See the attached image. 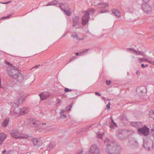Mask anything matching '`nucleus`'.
<instances>
[{"label": "nucleus", "mask_w": 154, "mask_h": 154, "mask_svg": "<svg viewBox=\"0 0 154 154\" xmlns=\"http://www.w3.org/2000/svg\"><path fill=\"white\" fill-rule=\"evenodd\" d=\"M14 79H16L18 82H21L23 81L24 77L22 74L19 72Z\"/></svg>", "instance_id": "2eb2a0df"}, {"label": "nucleus", "mask_w": 154, "mask_h": 154, "mask_svg": "<svg viewBox=\"0 0 154 154\" xmlns=\"http://www.w3.org/2000/svg\"><path fill=\"white\" fill-rule=\"evenodd\" d=\"M79 17L78 16H75L72 19V26L75 27L78 25Z\"/></svg>", "instance_id": "dca6fc26"}, {"label": "nucleus", "mask_w": 154, "mask_h": 154, "mask_svg": "<svg viewBox=\"0 0 154 154\" xmlns=\"http://www.w3.org/2000/svg\"><path fill=\"white\" fill-rule=\"evenodd\" d=\"M143 147H144V148H146V147L144 146V144H143Z\"/></svg>", "instance_id": "e2e57ef3"}, {"label": "nucleus", "mask_w": 154, "mask_h": 154, "mask_svg": "<svg viewBox=\"0 0 154 154\" xmlns=\"http://www.w3.org/2000/svg\"><path fill=\"white\" fill-rule=\"evenodd\" d=\"M39 95L40 97L41 100H43L46 99V95L44 93L40 94Z\"/></svg>", "instance_id": "bb28decb"}, {"label": "nucleus", "mask_w": 154, "mask_h": 154, "mask_svg": "<svg viewBox=\"0 0 154 154\" xmlns=\"http://www.w3.org/2000/svg\"><path fill=\"white\" fill-rule=\"evenodd\" d=\"M24 100V99H23L22 100V101H23V100Z\"/></svg>", "instance_id": "0e129e2a"}, {"label": "nucleus", "mask_w": 154, "mask_h": 154, "mask_svg": "<svg viewBox=\"0 0 154 154\" xmlns=\"http://www.w3.org/2000/svg\"><path fill=\"white\" fill-rule=\"evenodd\" d=\"M111 83V81L110 80H107L106 81V84L107 85H109Z\"/></svg>", "instance_id": "c9c22d12"}, {"label": "nucleus", "mask_w": 154, "mask_h": 154, "mask_svg": "<svg viewBox=\"0 0 154 154\" xmlns=\"http://www.w3.org/2000/svg\"><path fill=\"white\" fill-rule=\"evenodd\" d=\"M110 103L109 102L108 104H107L106 105V107L107 108V109H110Z\"/></svg>", "instance_id": "58836bf2"}, {"label": "nucleus", "mask_w": 154, "mask_h": 154, "mask_svg": "<svg viewBox=\"0 0 154 154\" xmlns=\"http://www.w3.org/2000/svg\"><path fill=\"white\" fill-rule=\"evenodd\" d=\"M97 137L99 138H101L102 137V135L101 134H99L97 135Z\"/></svg>", "instance_id": "09e8293b"}, {"label": "nucleus", "mask_w": 154, "mask_h": 154, "mask_svg": "<svg viewBox=\"0 0 154 154\" xmlns=\"http://www.w3.org/2000/svg\"><path fill=\"white\" fill-rule=\"evenodd\" d=\"M64 36V35H63L62 36V37H63Z\"/></svg>", "instance_id": "774afa93"}, {"label": "nucleus", "mask_w": 154, "mask_h": 154, "mask_svg": "<svg viewBox=\"0 0 154 154\" xmlns=\"http://www.w3.org/2000/svg\"><path fill=\"white\" fill-rule=\"evenodd\" d=\"M112 13L118 17H119L121 15L120 12L117 9H114L112 11Z\"/></svg>", "instance_id": "5701e85b"}, {"label": "nucleus", "mask_w": 154, "mask_h": 154, "mask_svg": "<svg viewBox=\"0 0 154 154\" xmlns=\"http://www.w3.org/2000/svg\"><path fill=\"white\" fill-rule=\"evenodd\" d=\"M89 50V49H86L82 52H79V55L82 56L84 55L85 54H86L87 51Z\"/></svg>", "instance_id": "7c9ffc66"}, {"label": "nucleus", "mask_w": 154, "mask_h": 154, "mask_svg": "<svg viewBox=\"0 0 154 154\" xmlns=\"http://www.w3.org/2000/svg\"><path fill=\"white\" fill-rule=\"evenodd\" d=\"M136 74L137 75H140V71L138 70L136 72Z\"/></svg>", "instance_id": "603ef678"}, {"label": "nucleus", "mask_w": 154, "mask_h": 154, "mask_svg": "<svg viewBox=\"0 0 154 154\" xmlns=\"http://www.w3.org/2000/svg\"><path fill=\"white\" fill-rule=\"evenodd\" d=\"M72 91L73 93H72V94H75V95H77V91L76 90H72L69 89L67 88H65L64 89V91L65 92H67L69 91Z\"/></svg>", "instance_id": "a878e982"}, {"label": "nucleus", "mask_w": 154, "mask_h": 154, "mask_svg": "<svg viewBox=\"0 0 154 154\" xmlns=\"http://www.w3.org/2000/svg\"><path fill=\"white\" fill-rule=\"evenodd\" d=\"M71 37L72 38H76L77 40L79 39V37L78 35L77 34H72L71 35Z\"/></svg>", "instance_id": "2f4dec72"}, {"label": "nucleus", "mask_w": 154, "mask_h": 154, "mask_svg": "<svg viewBox=\"0 0 154 154\" xmlns=\"http://www.w3.org/2000/svg\"><path fill=\"white\" fill-rule=\"evenodd\" d=\"M128 145L132 148L137 147L138 146V143L136 140L133 138H130L128 140Z\"/></svg>", "instance_id": "0eeeda50"}, {"label": "nucleus", "mask_w": 154, "mask_h": 154, "mask_svg": "<svg viewBox=\"0 0 154 154\" xmlns=\"http://www.w3.org/2000/svg\"><path fill=\"white\" fill-rule=\"evenodd\" d=\"M139 60H140V61H146L148 62V61H149L147 59H146L144 58H143L142 59H140L139 58Z\"/></svg>", "instance_id": "a19ab883"}, {"label": "nucleus", "mask_w": 154, "mask_h": 154, "mask_svg": "<svg viewBox=\"0 0 154 154\" xmlns=\"http://www.w3.org/2000/svg\"><path fill=\"white\" fill-rule=\"evenodd\" d=\"M141 7L143 11L147 14H149L152 11V7L148 4H142Z\"/></svg>", "instance_id": "1a4fd4ad"}, {"label": "nucleus", "mask_w": 154, "mask_h": 154, "mask_svg": "<svg viewBox=\"0 0 154 154\" xmlns=\"http://www.w3.org/2000/svg\"><path fill=\"white\" fill-rule=\"evenodd\" d=\"M11 106L12 107V108H16L18 107V104L15 103H11Z\"/></svg>", "instance_id": "c85d7f7f"}, {"label": "nucleus", "mask_w": 154, "mask_h": 154, "mask_svg": "<svg viewBox=\"0 0 154 154\" xmlns=\"http://www.w3.org/2000/svg\"><path fill=\"white\" fill-rule=\"evenodd\" d=\"M6 152V151L5 150H4L2 152V154H5Z\"/></svg>", "instance_id": "4d7b16f0"}, {"label": "nucleus", "mask_w": 154, "mask_h": 154, "mask_svg": "<svg viewBox=\"0 0 154 154\" xmlns=\"http://www.w3.org/2000/svg\"><path fill=\"white\" fill-rule=\"evenodd\" d=\"M72 104H71L69 106H67L66 107V110L67 111L71 110V109L72 107Z\"/></svg>", "instance_id": "473e14b6"}, {"label": "nucleus", "mask_w": 154, "mask_h": 154, "mask_svg": "<svg viewBox=\"0 0 154 154\" xmlns=\"http://www.w3.org/2000/svg\"><path fill=\"white\" fill-rule=\"evenodd\" d=\"M137 131L139 134L144 135L146 136L149 134V129L144 126L142 128H139L137 129Z\"/></svg>", "instance_id": "423d86ee"}, {"label": "nucleus", "mask_w": 154, "mask_h": 154, "mask_svg": "<svg viewBox=\"0 0 154 154\" xmlns=\"http://www.w3.org/2000/svg\"><path fill=\"white\" fill-rule=\"evenodd\" d=\"M76 58V57H72L69 60V62L68 63L70 62V61H71L75 59Z\"/></svg>", "instance_id": "79ce46f5"}, {"label": "nucleus", "mask_w": 154, "mask_h": 154, "mask_svg": "<svg viewBox=\"0 0 154 154\" xmlns=\"http://www.w3.org/2000/svg\"><path fill=\"white\" fill-rule=\"evenodd\" d=\"M9 120V117L6 118V119L4 120L2 123V126L3 127H6L8 124Z\"/></svg>", "instance_id": "b1692460"}, {"label": "nucleus", "mask_w": 154, "mask_h": 154, "mask_svg": "<svg viewBox=\"0 0 154 154\" xmlns=\"http://www.w3.org/2000/svg\"><path fill=\"white\" fill-rule=\"evenodd\" d=\"M134 56L133 57V58H134Z\"/></svg>", "instance_id": "338daca9"}, {"label": "nucleus", "mask_w": 154, "mask_h": 154, "mask_svg": "<svg viewBox=\"0 0 154 154\" xmlns=\"http://www.w3.org/2000/svg\"><path fill=\"white\" fill-rule=\"evenodd\" d=\"M110 119L111 120V122L113 124H114V125H116V123H115L114 120H113V118H112V116H111L110 118Z\"/></svg>", "instance_id": "ea45409f"}, {"label": "nucleus", "mask_w": 154, "mask_h": 154, "mask_svg": "<svg viewBox=\"0 0 154 154\" xmlns=\"http://www.w3.org/2000/svg\"><path fill=\"white\" fill-rule=\"evenodd\" d=\"M127 51L130 52L132 53H135L136 55H140L144 56V54L142 51H137L132 48H127L126 49Z\"/></svg>", "instance_id": "4468645a"}, {"label": "nucleus", "mask_w": 154, "mask_h": 154, "mask_svg": "<svg viewBox=\"0 0 154 154\" xmlns=\"http://www.w3.org/2000/svg\"><path fill=\"white\" fill-rule=\"evenodd\" d=\"M6 137L7 135L6 134L3 133H0V145L2 143Z\"/></svg>", "instance_id": "f3484780"}, {"label": "nucleus", "mask_w": 154, "mask_h": 154, "mask_svg": "<svg viewBox=\"0 0 154 154\" xmlns=\"http://www.w3.org/2000/svg\"><path fill=\"white\" fill-rule=\"evenodd\" d=\"M90 154H99L100 150L96 145H92L89 150Z\"/></svg>", "instance_id": "6e6552de"}, {"label": "nucleus", "mask_w": 154, "mask_h": 154, "mask_svg": "<svg viewBox=\"0 0 154 154\" xmlns=\"http://www.w3.org/2000/svg\"><path fill=\"white\" fill-rule=\"evenodd\" d=\"M59 7L66 15L69 16L71 15L72 12L69 5L67 3H60L59 4Z\"/></svg>", "instance_id": "7ed1b4c3"}, {"label": "nucleus", "mask_w": 154, "mask_h": 154, "mask_svg": "<svg viewBox=\"0 0 154 154\" xmlns=\"http://www.w3.org/2000/svg\"><path fill=\"white\" fill-rule=\"evenodd\" d=\"M20 109L19 107L11 108L10 114L12 116L15 115L16 116H17L20 114Z\"/></svg>", "instance_id": "f8f14e48"}, {"label": "nucleus", "mask_w": 154, "mask_h": 154, "mask_svg": "<svg viewBox=\"0 0 154 154\" xmlns=\"http://www.w3.org/2000/svg\"><path fill=\"white\" fill-rule=\"evenodd\" d=\"M118 127L117 124L116 123V125H114V124L111 123L109 125V127L112 129H114L115 128Z\"/></svg>", "instance_id": "c756f323"}, {"label": "nucleus", "mask_w": 154, "mask_h": 154, "mask_svg": "<svg viewBox=\"0 0 154 154\" xmlns=\"http://www.w3.org/2000/svg\"><path fill=\"white\" fill-rule=\"evenodd\" d=\"M75 54L77 56L79 55V53L76 52V53H75Z\"/></svg>", "instance_id": "13d9d810"}, {"label": "nucleus", "mask_w": 154, "mask_h": 154, "mask_svg": "<svg viewBox=\"0 0 154 154\" xmlns=\"http://www.w3.org/2000/svg\"><path fill=\"white\" fill-rule=\"evenodd\" d=\"M106 146L105 150L109 154H120L121 147L120 146H116L114 142L111 141L108 138H106L104 140Z\"/></svg>", "instance_id": "f257e3e1"}, {"label": "nucleus", "mask_w": 154, "mask_h": 154, "mask_svg": "<svg viewBox=\"0 0 154 154\" xmlns=\"http://www.w3.org/2000/svg\"><path fill=\"white\" fill-rule=\"evenodd\" d=\"M108 11L107 10H101L100 11V14H102L104 13H106V12H107Z\"/></svg>", "instance_id": "e433bc0d"}, {"label": "nucleus", "mask_w": 154, "mask_h": 154, "mask_svg": "<svg viewBox=\"0 0 154 154\" xmlns=\"http://www.w3.org/2000/svg\"><path fill=\"white\" fill-rule=\"evenodd\" d=\"M61 116H62L63 118H66V116L65 114H61Z\"/></svg>", "instance_id": "3c124183"}, {"label": "nucleus", "mask_w": 154, "mask_h": 154, "mask_svg": "<svg viewBox=\"0 0 154 154\" xmlns=\"http://www.w3.org/2000/svg\"><path fill=\"white\" fill-rule=\"evenodd\" d=\"M95 95H98L99 96H101V94L97 92H95Z\"/></svg>", "instance_id": "de8ad7c7"}, {"label": "nucleus", "mask_w": 154, "mask_h": 154, "mask_svg": "<svg viewBox=\"0 0 154 154\" xmlns=\"http://www.w3.org/2000/svg\"><path fill=\"white\" fill-rule=\"evenodd\" d=\"M148 66V64H145V65H144L143 63H142L141 64V67L142 68H145V67H147Z\"/></svg>", "instance_id": "4c0bfd02"}, {"label": "nucleus", "mask_w": 154, "mask_h": 154, "mask_svg": "<svg viewBox=\"0 0 154 154\" xmlns=\"http://www.w3.org/2000/svg\"><path fill=\"white\" fill-rule=\"evenodd\" d=\"M11 16V15L10 14L8 16L1 17L0 18V20H2V19L5 20L6 19H8L10 18V17Z\"/></svg>", "instance_id": "72a5a7b5"}, {"label": "nucleus", "mask_w": 154, "mask_h": 154, "mask_svg": "<svg viewBox=\"0 0 154 154\" xmlns=\"http://www.w3.org/2000/svg\"><path fill=\"white\" fill-rule=\"evenodd\" d=\"M30 125L32 127H39L40 128H42L41 127L42 125H46V123H40L37 120H32L30 122Z\"/></svg>", "instance_id": "9d476101"}, {"label": "nucleus", "mask_w": 154, "mask_h": 154, "mask_svg": "<svg viewBox=\"0 0 154 154\" xmlns=\"http://www.w3.org/2000/svg\"><path fill=\"white\" fill-rule=\"evenodd\" d=\"M83 152L82 151H81L80 152H77L76 154H82Z\"/></svg>", "instance_id": "6e6d98bb"}, {"label": "nucleus", "mask_w": 154, "mask_h": 154, "mask_svg": "<svg viewBox=\"0 0 154 154\" xmlns=\"http://www.w3.org/2000/svg\"><path fill=\"white\" fill-rule=\"evenodd\" d=\"M5 62L6 64L13 67V66H12V64H11L10 63L8 62L7 60H5Z\"/></svg>", "instance_id": "f704fd0d"}, {"label": "nucleus", "mask_w": 154, "mask_h": 154, "mask_svg": "<svg viewBox=\"0 0 154 154\" xmlns=\"http://www.w3.org/2000/svg\"><path fill=\"white\" fill-rule=\"evenodd\" d=\"M98 7L100 9H102L108 6L107 4L103 2H100L98 4Z\"/></svg>", "instance_id": "4be33fe9"}, {"label": "nucleus", "mask_w": 154, "mask_h": 154, "mask_svg": "<svg viewBox=\"0 0 154 154\" xmlns=\"http://www.w3.org/2000/svg\"><path fill=\"white\" fill-rule=\"evenodd\" d=\"M11 2V1H10L8 2H3V3H2L4 4H8Z\"/></svg>", "instance_id": "8fccbe9b"}, {"label": "nucleus", "mask_w": 154, "mask_h": 154, "mask_svg": "<svg viewBox=\"0 0 154 154\" xmlns=\"http://www.w3.org/2000/svg\"><path fill=\"white\" fill-rule=\"evenodd\" d=\"M64 110L63 109H62L61 110V112H60V115H61V114H63V113L64 112Z\"/></svg>", "instance_id": "864d4df0"}, {"label": "nucleus", "mask_w": 154, "mask_h": 154, "mask_svg": "<svg viewBox=\"0 0 154 154\" xmlns=\"http://www.w3.org/2000/svg\"><path fill=\"white\" fill-rule=\"evenodd\" d=\"M84 39V38H81V39L79 38V40H83Z\"/></svg>", "instance_id": "680f3d73"}, {"label": "nucleus", "mask_w": 154, "mask_h": 154, "mask_svg": "<svg viewBox=\"0 0 154 154\" xmlns=\"http://www.w3.org/2000/svg\"><path fill=\"white\" fill-rule=\"evenodd\" d=\"M152 128H153V129H154V126H153V127Z\"/></svg>", "instance_id": "69168bd1"}, {"label": "nucleus", "mask_w": 154, "mask_h": 154, "mask_svg": "<svg viewBox=\"0 0 154 154\" xmlns=\"http://www.w3.org/2000/svg\"><path fill=\"white\" fill-rule=\"evenodd\" d=\"M95 11L94 9L91 8L86 12L84 15L82 17V24L83 25H85L87 24L90 19L89 15H91V16H93Z\"/></svg>", "instance_id": "f03ea898"}, {"label": "nucleus", "mask_w": 154, "mask_h": 154, "mask_svg": "<svg viewBox=\"0 0 154 154\" xmlns=\"http://www.w3.org/2000/svg\"><path fill=\"white\" fill-rule=\"evenodd\" d=\"M39 65H37L33 67L31 70L33 69L34 68H38L39 66Z\"/></svg>", "instance_id": "a18cd8bd"}, {"label": "nucleus", "mask_w": 154, "mask_h": 154, "mask_svg": "<svg viewBox=\"0 0 154 154\" xmlns=\"http://www.w3.org/2000/svg\"><path fill=\"white\" fill-rule=\"evenodd\" d=\"M58 3L57 0H55L49 3L48 4L46 5V6H47L49 5H56Z\"/></svg>", "instance_id": "393cba45"}, {"label": "nucleus", "mask_w": 154, "mask_h": 154, "mask_svg": "<svg viewBox=\"0 0 154 154\" xmlns=\"http://www.w3.org/2000/svg\"><path fill=\"white\" fill-rule=\"evenodd\" d=\"M145 88L144 87H141L137 88L136 90V92L137 94H140L144 92Z\"/></svg>", "instance_id": "6ab92c4d"}, {"label": "nucleus", "mask_w": 154, "mask_h": 154, "mask_svg": "<svg viewBox=\"0 0 154 154\" xmlns=\"http://www.w3.org/2000/svg\"><path fill=\"white\" fill-rule=\"evenodd\" d=\"M21 111L20 112V114H26L28 112V108L27 107H24L20 109Z\"/></svg>", "instance_id": "412c9836"}, {"label": "nucleus", "mask_w": 154, "mask_h": 154, "mask_svg": "<svg viewBox=\"0 0 154 154\" xmlns=\"http://www.w3.org/2000/svg\"><path fill=\"white\" fill-rule=\"evenodd\" d=\"M151 133L152 134V135L154 137V129L153 128H152L151 129Z\"/></svg>", "instance_id": "49530a36"}, {"label": "nucleus", "mask_w": 154, "mask_h": 154, "mask_svg": "<svg viewBox=\"0 0 154 154\" xmlns=\"http://www.w3.org/2000/svg\"><path fill=\"white\" fill-rule=\"evenodd\" d=\"M9 132L12 137L15 138H27L28 137L27 135H22L21 133L17 130H10Z\"/></svg>", "instance_id": "39448f33"}, {"label": "nucleus", "mask_w": 154, "mask_h": 154, "mask_svg": "<svg viewBox=\"0 0 154 154\" xmlns=\"http://www.w3.org/2000/svg\"><path fill=\"white\" fill-rule=\"evenodd\" d=\"M148 62L154 65V60H152V61H148Z\"/></svg>", "instance_id": "37998d69"}, {"label": "nucleus", "mask_w": 154, "mask_h": 154, "mask_svg": "<svg viewBox=\"0 0 154 154\" xmlns=\"http://www.w3.org/2000/svg\"><path fill=\"white\" fill-rule=\"evenodd\" d=\"M131 125L132 126L138 128L142 126L141 122H132L131 123Z\"/></svg>", "instance_id": "a211bd4d"}, {"label": "nucleus", "mask_w": 154, "mask_h": 154, "mask_svg": "<svg viewBox=\"0 0 154 154\" xmlns=\"http://www.w3.org/2000/svg\"><path fill=\"white\" fill-rule=\"evenodd\" d=\"M103 100H106V97H103Z\"/></svg>", "instance_id": "bf43d9fd"}, {"label": "nucleus", "mask_w": 154, "mask_h": 154, "mask_svg": "<svg viewBox=\"0 0 154 154\" xmlns=\"http://www.w3.org/2000/svg\"><path fill=\"white\" fill-rule=\"evenodd\" d=\"M149 114L150 117L154 119V110H150L149 111Z\"/></svg>", "instance_id": "cd10ccee"}, {"label": "nucleus", "mask_w": 154, "mask_h": 154, "mask_svg": "<svg viewBox=\"0 0 154 154\" xmlns=\"http://www.w3.org/2000/svg\"><path fill=\"white\" fill-rule=\"evenodd\" d=\"M94 124H92V125H91L88 126L86 128V131H87V130H88L89 128H90L91 127H92L94 125Z\"/></svg>", "instance_id": "c03bdc74"}, {"label": "nucleus", "mask_w": 154, "mask_h": 154, "mask_svg": "<svg viewBox=\"0 0 154 154\" xmlns=\"http://www.w3.org/2000/svg\"><path fill=\"white\" fill-rule=\"evenodd\" d=\"M14 67V66H13V69H11L8 72L9 76L14 79L15 78L16 75L19 72L17 69L15 68Z\"/></svg>", "instance_id": "9b49d317"}, {"label": "nucleus", "mask_w": 154, "mask_h": 154, "mask_svg": "<svg viewBox=\"0 0 154 154\" xmlns=\"http://www.w3.org/2000/svg\"><path fill=\"white\" fill-rule=\"evenodd\" d=\"M32 141L34 146H40L42 145V142L40 138H34L32 140Z\"/></svg>", "instance_id": "ddd939ff"}, {"label": "nucleus", "mask_w": 154, "mask_h": 154, "mask_svg": "<svg viewBox=\"0 0 154 154\" xmlns=\"http://www.w3.org/2000/svg\"><path fill=\"white\" fill-rule=\"evenodd\" d=\"M143 0V2L145 3H147L149 1V0Z\"/></svg>", "instance_id": "5fc2aeb1"}, {"label": "nucleus", "mask_w": 154, "mask_h": 154, "mask_svg": "<svg viewBox=\"0 0 154 154\" xmlns=\"http://www.w3.org/2000/svg\"><path fill=\"white\" fill-rule=\"evenodd\" d=\"M130 132V131L127 130H119L116 132V136L119 139L122 140L129 136Z\"/></svg>", "instance_id": "20e7f679"}, {"label": "nucleus", "mask_w": 154, "mask_h": 154, "mask_svg": "<svg viewBox=\"0 0 154 154\" xmlns=\"http://www.w3.org/2000/svg\"><path fill=\"white\" fill-rule=\"evenodd\" d=\"M1 79L0 78V88H1Z\"/></svg>", "instance_id": "052dcab7"}, {"label": "nucleus", "mask_w": 154, "mask_h": 154, "mask_svg": "<svg viewBox=\"0 0 154 154\" xmlns=\"http://www.w3.org/2000/svg\"><path fill=\"white\" fill-rule=\"evenodd\" d=\"M55 146V144L52 142L50 143L49 144L46 146L47 150L48 151H50L52 149H53Z\"/></svg>", "instance_id": "aec40b11"}]
</instances>
